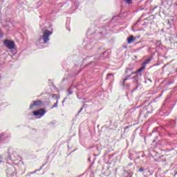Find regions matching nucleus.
I'll use <instances>...</instances> for the list:
<instances>
[{
  "instance_id": "obj_1",
  "label": "nucleus",
  "mask_w": 177,
  "mask_h": 177,
  "mask_svg": "<svg viewBox=\"0 0 177 177\" xmlns=\"http://www.w3.org/2000/svg\"><path fill=\"white\" fill-rule=\"evenodd\" d=\"M3 44L6 47H7L8 49H15V41L9 39H5L3 41Z\"/></svg>"
},
{
  "instance_id": "obj_2",
  "label": "nucleus",
  "mask_w": 177,
  "mask_h": 177,
  "mask_svg": "<svg viewBox=\"0 0 177 177\" xmlns=\"http://www.w3.org/2000/svg\"><path fill=\"white\" fill-rule=\"evenodd\" d=\"M44 104V102L43 101L39 100L36 101H33V104H30L29 106V109L32 110L34 109V107H40L42 106V105Z\"/></svg>"
},
{
  "instance_id": "obj_3",
  "label": "nucleus",
  "mask_w": 177,
  "mask_h": 177,
  "mask_svg": "<svg viewBox=\"0 0 177 177\" xmlns=\"http://www.w3.org/2000/svg\"><path fill=\"white\" fill-rule=\"evenodd\" d=\"M51 34H52V32L48 30H46V31L44 32V33H43L44 43L47 44V42L49 40V36L51 35Z\"/></svg>"
},
{
  "instance_id": "obj_4",
  "label": "nucleus",
  "mask_w": 177,
  "mask_h": 177,
  "mask_svg": "<svg viewBox=\"0 0 177 177\" xmlns=\"http://www.w3.org/2000/svg\"><path fill=\"white\" fill-rule=\"evenodd\" d=\"M44 114H46V111L44 109H39L37 111H33V115L35 117H38L39 115H40L41 117H43Z\"/></svg>"
},
{
  "instance_id": "obj_5",
  "label": "nucleus",
  "mask_w": 177,
  "mask_h": 177,
  "mask_svg": "<svg viewBox=\"0 0 177 177\" xmlns=\"http://www.w3.org/2000/svg\"><path fill=\"white\" fill-rule=\"evenodd\" d=\"M136 40V37H134L133 35H131L127 38V42L129 44H132Z\"/></svg>"
},
{
  "instance_id": "obj_6",
  "label": "nucleus",
  "mask_w": 177,
  "mask_h": 177,
  "mask_svg": "<svg viewBox=\"0 0 177 177\" xmlns=\"http://www.w3.org/2000/svg\"><path fill=\"white\" fill-rule=\"evenodd\" d=\"M145 69V65H142V66L141 68H140L139 69H138L136 71V72H134V73H132L131 74H136V73H140L142 72V71H144Z\"/></svg>"
},
{
  "instance_id": "obj_7",
  "label": "nucleus",
  "mask_w": 177,
  "mask_h": 177,
  "mask_svg": "<svg viewBox=\"0 0 177 177\" xmlns=\"http://www.w3.org/2000/svg\"><path fill=\"white\" fill-rule=\"evenodd\" d=\"M151 58H148L145 60V62H144V63H142V66H146L147 64H149L151 62Z\"/></svg>"
},
{
  "instance_id": "obj_8",
  "label": "nucleus",
  "mask_w": 177,
  "mask_h": 177,
  "mask_svg": "<svg viewBox=\"0 0 177 177\" xmlns=\"http://www.w3.org/2000/svg\"><path fill=\"white\" fill-rule=\"evenodd\" d=\"M124 1L128 4H132V0H124Z\"/></svg>"
},
{
  "instance_id": "obj_9",
  "label": "nucleus",
  "mask_w": 177,
  "mask_h": 177,
  "mask_svg": "<svg viewBox=\"0 0 177 177\" xmlns=\"http://www.w3.org/2000/svg\"><path fill=\"white\" fill-rule=\"evenodd\" d=\"M3 37V34H2L1 31L0 30V39Z\"/></svg>"
},
{
  "instance_id": "obj_10",
  "label": "nucleus",
  "mask_w": 177,
  "mask_h": 177,
  "mask_svg": "<svg viewBox=\"0 0 177 177\" xmlns=\"http://www.w3.org/2000/svg\"><path fill=\"white\" fill-rule=\"evenodd\" d=\"M139 171H140V172L144 171V168H143V167H140V168L139 169Z\"/></svg>"
},
{
  "instance_id": "obj_11",
  "label": "nucleus",
  "mask_w": 177,
  "mask_h": 177,
  "mask_svg": "<svg viewBox=\"0 0 177 177\" xmlns=\"http://www.w3.org/2000/svg\"><path fill=\"white\" fill-rule=\"evenodd\" d=\"M57 103L55 104L53 106H52V109L55 108V107H57Z\"/></svg>"
},
{
  "instance_id": "obj_12",
  "label": "nucleus",
  "mask_w": 177,
  "mask_h": 177,
  "mask_svg": "<svg viewBox=\"0 0 177 177\" xmlns=\"http://www.w3.org/2000/svg\"><path fill=\"white\" fill-rule=\"evenodd\" d=\"M129 129V127H124V130H127V129Z\"/></svg>"
},
{
  "instance_id": "obj_13",
  "label": "nucleus",
  "mask_w": 177,
  "mask_h": 177,
  "mask_svg": "<svg viewBox=\"0 0 177 177\" xmlns=\"http://www.w3.org/2000/svg\"><path fill=\"white\" fill-rule=\"evenodd\" d=\"M107 76H113V75L112 73H109L107 75Z\"/></svg>"
},
{
  "instance_id": "obj_14",
  "label": "nucleus",
  "mask_w": 177,
  "mask_h": 177,
  "mask_svg": "<svg viewBox=\"0 0 177 177\" xmlns=\"http://www.w3.org/2000/svg\"><path fill=\"white\" fill-rule=\"evenodd\" d=\"M82 110H83V108H81L80 111H79V113H80L82 111Z\"/></svg>"
},
{
  "instance_id": "obj_15",
  "label": "nucleus",
  "mask_w": 177,
  "mask_h": 177,
  "mask_svg": "<svg viewBox=\"0 0 177 177\" xmlns=\"http://www.w3.org/2000/svg\"><path fill=\"white\" fill-rule=\"evenodd\" d=\"M126 81H127V79H124V80H123V84H124Z\"/></svg>"
},
{
  "instance_id": "obj_16",
  "label": "nucleus",
  "mask_w": 177,
  "mask_h": 177,
  "mask_svg": "<svg viewBox=\"0 0 177 177\" xmlns=\"http://www.w3.org/2000/svg\"><path fill=\"white\" fill-rule=\"evenodd\" d=\"M1 162V158L0 157V163Z\"/></svg>"
}]
</instances>
